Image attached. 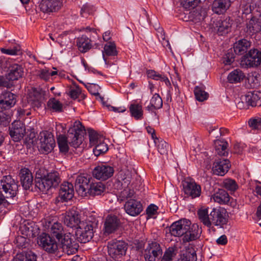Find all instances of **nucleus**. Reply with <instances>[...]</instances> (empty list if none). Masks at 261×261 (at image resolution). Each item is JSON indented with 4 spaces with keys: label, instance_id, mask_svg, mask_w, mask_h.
<instances>
[{
    "label": "nucleus",
    "instance_id": "nucleus-1",
    "mask_svg": "<svg viewBox=\"0 0 261 261\" xmlns=\"http://www.w3.org/2000/svg\"><path fill=\"white\" fill-rule=\"evenodd\" d=\"M57 142L60 151L66 153L69 150L68 143L74 148L81 145L83 140L86 130L82 123L79 121H75L73 125L68 130L67 137L60 134L65 133V127L63 124H56Z\"/></svg>",
    "mask_w": 261,
    "mask_h": 261
},
{
    "label": "nucleus",
    "instance_id": "nucleus-2",
    "mask_svg": "<svg viewBox=\"0 0 261 261\" xmlns=\"http://www.w3.org/2000/svg\"><path fill=\"white\" fill-rule=\"evenodd\" d=\"M208 208H200L197 215L200 222L207 226L211 227L212 224L222 227L227 222L226 210L220 207L213 208L208 215Z\"/></svg>",
    "mask_w": 261,
    "mask_h": 261
},
{
    "label": "nucleus",
    "instance_id": "nucleus-3",
    "mask_svg": "<svg viewBox=\"0 0 261 261\" xmlns=\"http://www.w3.org/2000/svg\"><path fill=\"white\" fill-rule=\"evenodd\" d=\"M98 221L97 218L90 215L82 220L75 231L77 240L81 243L89 242L94 236V229L97 227Z\"/></svg>",
    "mask_w": 261,
    "mask_h": 261
},
{
    "label": "nucleus",
    "instance_id": "nucleus-4",
    "mask_svg": "<svg viewBox=\"0 0 261 261\" xmlns=\"http://www.w3.org/2000/svg\"><path fill=\"white\" fill-rule=\"evenodd\" d=\"M61 181L60 174L56 171L48 172L43 176L37 172L35 186L40 191L46 193L49 190L57 188Z\"/></svg>",
    "mask_w": 261,
    "mask_h": 261
},
{
    "label": "nucleus",
    "instance_id": "nucleus-5",
    "mask_svg": "<svg viewBox=\"0 0 261 261\" xmlns=\"http://www.w3.org/2000/svg\"><path fill=\"white\" fill-rule=\"evenodd\" d=\"M241 65L245 68L257 67L261 65V49L254 47L250 49L242 57Z\"/></svg>",
    "mask_w": 261,
    "mask_h": 261
},
{
    "label": "nucleus",
    "instance_id": "nucleus-6",
    "mask_svg": "<svg viewBox=\"0 0 261 261\" xmlns=\"http://www.w3.org/2000/svg\"><path fill=\"white\" fill-rule=\"evenodd\" d=\"M127 244L122 241H112L108 243L109 255L115 259H118L125 255Z\"/></svg>",
    "mask_w": 261,
    "mask_h": 261
},
{
    "label": "nucleus",
    "instance_id": "nucleus-7",
    "mask_svg": "<svg viewBox=\"0 0 261 261\" xmlns=\"http://www.w3.org/2000/svg\"><path fill=\"white\" fill-rule=\"evenodd\" d=\"M38 244L48 253H55L59 249V245L55 239L46 233H42L39 236Z\"/></svg>",
    "mask_w": 261,
    "mask_h": 261
},
{
    "label": "nucleus",
    "instance_id": "nucleus-8",
    "mask_svg": "<svg viewBox=\"0 0 261 261\" xmlns=\"http://www.w3.org/2000/svg\"><path fill=\"white\" fill-rule=\"evenodd\" d=\"M0 187L5 192L6 197L8 198L14 197L17 194L18 189L17 182L10 175L3 177Z\"/></svg>",
    "mask_w": 261,
    "mask_h": 261
},
{
    "label": "nucleus",
    "instance_id": "nucleus-9",
    "mask_svg": "<svg viewBox=\"0 0 261 261\" xmlns=\"http://www.w3.org/2000/svg\"><path fill=\"white\" fill-rule=\"evenodd\" d=\"M92 180L93 179L91 176L87 173L77 175L75 178L74 187L79 194L86 196L88 188Z\"/></svg>",
    "mask_w": 261,
    "mask_h": 261
},
{
    "label": "nucleus",
    "instance_id": "nucleus-10",
    "mask_svg": "<svg viewBox=\"0 0 261 261\" xmlns=\"http://www.w3.org/2000/svg\"><path fill=\"white\" fill-rule=\"evenodd\" d=\"M162 254L160 245L157 242H152L147 244L144 255L146 261H156L161 258Z\"/></svg>",
    "mask_w": 261,
    "mask_h": 261
},
{
    "label": "nucleus",
    "instance_id": "nucleus-11",
    "mask_svg": "<svg viewBox=\"0 0 261 261\" xmlns=\"http://www.w3.org/2000/svg\"><path fill=\"white\" fill-rule=\"evenodd\" d=\"M191 221L186 219H182L173 222L169 227V231L172 236L177 237H185L186 232L189 229Z\"/></svg>",
    "mask_w": 261,
    "mask_h": 261
},
{
    "label": "nucleus",
    "instance_id": "nucleus-12",
    "mask_svg": "<svg viewBox=\"0 0 261 261\" xmlns=\"http://www.w3.org/2000/svg\"><path fill=\"white\" fill-rule=\"evenodd\" d=\"M74 196L73 185L64 181L60 186L58 196L55 199V203L67 202L72 199Z\"/></svg>",
    "mask_w": 261,
    "mask_h": 261
},
{
    "label": "nucleus",
    "instance_id": "nucleus-13",
    "mask_svg": "<svg viewBox=\"0 0 261 261\" xmlns=\"http://www.w3.org/2000/svg\"><path fill=\"white\" fill-rule=\"evenodd\" d=\"M40 150L45 153L50 152L55 146V141L51 133L42 132L40 133Z\"/></svg>",
    "mask_w": 261,
    "mask_h": 261
},
{
    "label": "nucleus",
    "instance_id": "nucleus-14",
    "mask_svg": "<svg viewBox=\"0 0 261 261\" xmlns=\"http://www.w3.org/2000/svg\"><path fill=\"white\" fill-rule=\"evenodd\" d=\"M59 242H60L63 251L68 255L75 254L78 250L79 245L73 240L70 233L64 236Z\"/></svg>",
    "mask_w": 261,
    "mask_h": 261
},
{
    "label": "nucleus",
    "instance_id": "nucleus-15",
    "mask_svg": "<svg viewBox=\"0 0 261 261\" xmlns=\"http://www.w3.org/2000/svg\"><path fill=\"white\" fill-rule=\"evenodd\" d=\"M114 172L113 167L101 164L95 167L92 171V175L94 178L101 180H106L111 177Z\"/></svg>",
    "mask_w": 261,
    "mask_h": 261
},
{
    "label": "nucleus",
    "instance_id": "nucleus-16",
    "mask_svg": "<svg viewBox=\"0 0 261 261\" xmlns=\"http://www.w3.org/2000/svg\"><path fill=\"white\" fill-rule=\"evenodd\" d=\"M63 221L67 227L76 228L82 221L79 212L73 209L69 210L65 213Z\"/></svg>",
    "mask_w": 261,
    "mask_h": 261
},
{
    "label": "nucleus",
    "instance_id": "nucleus-17",
    "mask_svg": "<svg viewBox=\"0 0 261 261\" xmlns=\"http://www.w3.org/2000/svg\"><path fill=\"white\" fill-rule=\"evenodd\" d=\"M25 134L24 124L20 121H15L9 128V135L15 142L20 141Z\"/></svg>",
    "mask_w": 261,
    "mask_h": 261
},
{
    "label": "nucleus",
    "instance_id": "nucleus-18",
    "mask_svg": "<svg viewBox=\"0 0 261 261\" xmlns=\"http://www.w3.org/2000/svg\"><path fill=\"white\" fill-rule=\"evenodd\" d=\"M183 189L185 194L192 198L198 197L201 194V187L194 180L187 179L183 182Z\"/></svg>",
    "mask_w": 261,
    "mask_h": 261
},
{
    "label": "nucleus",
    "instance_id": "nucleus-19",
    "mask_svg": "<svg viewBox=\"0 0 261 261\" xmlns=\"http://www.w3.org/2000/svg\"><path fill=\"white\" fill-rule=\"evenodd\" d=\"M120 225V219L115 215H108L105 221L103 231L106 234L115 232Z\"/></svg>",
    "mask_w": 261,
    "mask_h": 261
},
{
    "label": "nucleus",
    "instance_id": "nucleus-20",
    "mask_svg": "<svg viewBox=\"0 0 261 261\" xmlns=\"http://www.w3.org/2000/svg\"><path fill=\"white\" fill-rule=\"evenodd\" d=\"M124 209L126 213L129 215L137 216L143 211V206L140 201L135 199H130L125 202Z\"/></svg>",
    "mask_w": 261,
    "mask_h": 261
},
{
    "label": "nucleus",
    "instance_id": "nucleus-21",
    "mask_svg": "<svg viewBox=\"0 0 261 261\" xmlns=\"http://www.w3.org/2000/svg\"><path fill=\"white\" fill-rule=\"evenodd\" d=\"M230 167L229 161L227 159H219L213 164L212 171L214 174L224 176Z\"/></svg>",
    "mask_w": 261,
    "mask_h": 261
},
{
    "label": "nucleus",
    "instance_id": "nucleus-22",
    "mask_svg": "<svg viewBox=\"0 0 261 261\" xmlns=\"http://www.w3.org/2000/svg\"><path fill=\"white\" fill-rule=\"evenodd\" d=\"M60 7V3L58 0H41L38 5V9L44 13L56 12Z\"/></svg>",
    "mask_w": 261,
    "mask_h": 261
},
{
    "label": "nucleus",
    "instance_id": "nucleus-23",
    "mask_svg": "<svg viewBox=\"0 0 261 261\" xmlns=\"http://www.w3.org/2000/svg\"><path fill=\"white\" fill-rule=\"evenodd\" d=\"M8 69L9 72L7 74V78L10 82L18 80L23 75V68L21 65L12 63L10 64Z\"/></svg>",
    "mask_w": 261,
    "mask_h": 261
},
{
    "label": "nucleus",
    "instance_id": "nucleus-24",
    "mask_svg": "<svg viewBox=\"0 0 261 261\" xmlns=\"http://www.w3.org/2000/svg\"><path fill=\"white\" fill-rule=\"evenodd\" d=\"M20 180L24 189L30 190L33 183V176L28 168L21 169L19 173Z\"/></svg>",
    "mask_w": 261,
    "mask_h": 261
},
{
    "label": "nucleus",
    "instance_id": "nucleus-25",
    "mask_svg": "<svg viewBox=\"0 0 261 261\" xmlns=\"http://www.w3.org/2000/svg\"><path fill=\"white\" fill-rule=\"evenodd\" d=\"M230 0H214L212 4V10L217 14H223L231 6Z\"/></svg>",
    "mask_w": 261,
    "mask_h": 261
},
{
    "label": "nucleus",
    "instance_id": "nucleus-26",
    "mask_svg": "<svg viewBox=\"0 0 261 261\" xmlns=\"http://www.w3.org/2000/svg\"><path fill=\"white\" fill-rule=\"evenodd\" d=\"M48 230L49 235L53 238L55 237L58 241L67 234L65 233L62 224L59 222H55L49 225Z\"/></svg>",
    "mask_w": 261,
    "mask_h": 261
},
{
    "label": "nucleus",
    "instance_id": "nucleus-27",
    "mask_svg": "<svg viewBox=\"0 0 261 261\" xmlns=\"http://www.w3.org/2000/svg\"><path fill=\"white\" fill-rule=\"evenodd\" d=\"M201 228L197 224H193L189 226V229L186 232L185 237H183L184 242H189L198 239L201 233Z\"/></svg>",
    "mask_w": 261,
    "mask_h": 261
},
{
    "label": "nucleus",
    "instance_id": "nucleus-28",
    "mask_svg": "<svg viewBox=\"0 0 261 261\" xmlns=\"http://www.w3.org/2000/svg\"><path fill=\"white\" fill-rule=\"evenodd\" d=\"M245 102L252 107L261 106V92L258 91L249 92L245 96Z\"/></svg>",
    "mask_w": 261,
    "mask_h": 261
},
{
    "label": "nucleus",
    "instance_id": "nucleus-29",
    "mask_svg": "<svg viewBox=\"0 0 261 261\" xmlns=\"http://www.w3.org/2000/svg\"><path fill=\"white\" fill-rule=\"evenodd\" d=\"M251 43L247 39H242L233 44V51L236 55H242L247 53V51L251 46Z\"/></svg>",
    "mask_w": 261,
    "mask_h": 261
},
{
    "label": "nucleus",
    "instance_id": "nucleus-30",
    "mask_svg": "<svg viewBox=\"0 0 261 261\" xmlns=\"http://www.w3.org/2000/svg\"><path fill=\"white\" fill-rule=\"evenodd\" d=\"M232 24V20L230 18H226L223 20L218 21L216 23L218 34L219 35L227 34L231 30Z\"/></svg>",
    "mask_w": 261,
    "mask_h": 261
},
{
    "label": "nucleus",
    "instance_id": "nucleus-31",
    "mask_svg": "<svg viewBox=\"0 0 261 261\" xmlns=\"http://www.w3.org/2000/svg\"><path fill=\"white\" fill-rule=\"evenodd\" d=\"M38 256L32 250H24L18 252L14 257V261H37Z\"/></svg>",
    "mask_w": 261,
    "mask_h": 261
},
{
    "label": "nucleus",
    "instance_id": "nucleus-32",
    "mask_svg": "<svg viewBox=\"0 0 261 261\" xmlns=\"http://www.w3.org/2000/svg\"><path fill=\"white\" fill-rule=\"evenodd\" d=\"M76 42L78 49L82 53L87 52L92 47L91 40L85 35L77 38Z\"/></svg>",
    "mask_w": 261,
    "mask_h": 261
},
{
    "label": "nucleus",
    "instance_id": "nucleus-33",
    "mask_svg": "<svg viewBox=\"0 0 261 261\" xmlns=\"http://www.w3.org/2000/svg\"><path fill=\"white\" fill-rule=\"evenodd\" d=\"M213 198L215 202L220 204H228L230 197L228 193L223 189H219L218 191L213 195Z\"/></svg>",
    "mask_w": 261,
    "mask_h": 261
},
{
    "label": "nucleus",
    "instance_id": "nucleus-34",
    "mask_svg": "<svg viewBox=\"0 0 261 261\" xmlns=\"http://www.w3.org/2000/svg\"><path fill=\"white\" fill-rule=\"evenodd\" d=\"M87 195L95 196L101 195L105 189V185L101 182H93L92 181L88 188Z\"/></svg>",
    "mask_w": 261,
    "mask_h": 261
},
{
    "label": "nucleus",
    "instance_id": "nucleus-35",
    "mask_svg": "<svg viewBox=\"0 0 261 261\" xmlns=\"http://www.w3.org/2000/svg\"><path fill=\"white\" fill-rule=\"evenodd\" d=\"M247 28L252 33L261 32V14L258 17L253 16L247 24Z\"/></svg>",
    "mask_w": 261,
    "mask_h": 261
},
{
    "label": "nucleus",
    "instance_id": "nucleus-36",
    "mask_svg": "<svg viewBox=\"0 0 261 261\" xmlns=\"http://www.w3.org/2000/svg\"><path fill=\"white\" fill-rule=\"evenodd\" d=\"M216 152L220 156H227L228 154V143L223 140L214 141Z\"/></svg>",
    "mask_w": 261,
    "mask_h": 261
},
{
    "label": "nucleus",
    "instance_id": "nucleus-37",
    "mask_svg": "<svg viewBox=\"0 0 261 261\" xmlns=\"http://www.w3.org/2000/svg\"><path fill=\"white\" fill-rule=\"evenodd\" d=\"M162 107V99L158 94L155 93L153 95L150 100V105L146 108V109L149 112H154V110L160 109Z\"/></svg>",
    "mask_w": 261,
    "mask_h": 261
},
{
    "label": "nucleus",
    "instance_id": "nucleus-38",
    "mask_svg": "<svg viewBox=\"0 0 261 261\" xmlns=\"http://www.w3.org/2000/svg\"><path fill=\"white\" fill-rule=\"evenodd\" d=\"M245 75L240 69H234L230 72L227 76V80L230 83H240L243 80Z\"/></svg>",
    "mask_w": 261,
    "mask_h": 261
},
{
    "label": "nucleus",
    "instance_id": "nucleus-39",
    "mask_svg": "<svg viewBox=\"0 0 261 261\" xmlns=\"http://www.w3.org/2000/svg\"><path fill=\"white\" fill-rule=\"evenodd\" d=\"M117 51L116 50V45L114 43L110 42L105 44L104 50L102 52V56L106 64H107V59L105 56H117Z\"/></svg>",
    "mask_w": 261,
    "mask_h": 261
},
{
    "label": "nucleus",
    "instance_id": "nucleus-40",
    "mask_svg": "<svg viewBox=\"0 0 261 261\" xmlns=\"http://www.w3.org/2000/svg\"><path fill=\"white\" fill-rule=\"evenodd\" d=\"M30 239L24 236H18L15 240V243L16 245V247L20 249H26V250H29V247L30 246Z\"/></svg>",
    "mask_w": 261,
    "mask_h": 261
},
{
    "label": "nucleus",
    "instance_id": "nucleus-41",
    "mask_svg": "<svg viewBox=\"0 0 261 261\" xmlns=\"http://www.w3.org/2000/svg\"><path fill=\"white\" fill-rule=\"evenodd\" d=\"M20 231L22 234L28 238L35 237V233L31 223L27 222L21 225L20 227Z\"/></svg>",
    "mask_w": 261,
    "mask_h": 261
},
{
    "label": "nucleus",
    "instance_id": "nucleus-42",
    "mask_svg": "<svg viewBox=\"0 0 261 261\" xmlns=\"http://www.w3.org/2000/svg\"><path fill=\"white\" fill-rule=\"evenodd\" d=\"M194 92L196 99L199 101H203L208 97V94L205 91L203 85L196 86Z\"/></svg>",
    "mask_w": 261,
    "mask_h": 261
},
{
    "label": "nucleus",
    "instance_id": "nucleus-43",
    "mask_svg": "<svg viewBox=\"0 0 261 261\" xmlns=\"http://www.w3.org/2000/svg\"><path fill=\"white\" fill-rule=\"evenodd\" d=\"M132 116L136 119H141L143 116L142 107L139 104L133 103L129 106Z\"/></svg>",
    "mask_w": 261,
    "mask_h": 261
},
{
    "label": "nucleus",
    "instance_id": "nucleus-44",
    "mask_svg": "<svg viewBox=\"0 0 261 261\" xmlns=\"http://www.w3.org/2000/svg\"><path fill=\"white\" fill-rule=\"evenodd\" d=\"M41 98L40 93L34 92L30 94L28 101L33 108H39L41 106Z\"/></svg>",
    "mask_w": 261,
    "mask_h": 261
},
{
    "label": "nucleus",
    "instance_id": "nucleus-45",
    "mask_svg": "<svg viewBox=\"0 0 261 261\" xmlns=\"http://www.w3.org/2000/svg\"><path fill=\"white\" fill-rule=\"evenodd\" d=\"M147 76L148 77L155 80H160L165 82L166 85H170V83L169 79L164 74H161L155 71L154 70H150L147 72Z\"/></svg>",
    "mask_w": 261,
    "mask_h": 261
},
{
    "label": "nucleus",
    "instance_id": "nucleus-46",
    "mask_svg": "<svg viewBox=\"0 0 261 261\" xmlns=\"http://www.w3.org/2000/svg\"><path fill=\"white\" fill-rule=\"evenodd\" d=\"M47 106L53 112H61L63 111V105L55 98H50L47 102Z\"/></svg>",
    "mask_w": 261,
    "mask_h": 261
},
{
    "label": "nucleus",
    "instance_id": "nucleus-47",
    "mask_svg": "<svg viewBox=\"0 0 261 261\" xmlns=\"http://www.w3.org/2000/svg\"><path fill=\"white\" fill-rule=\"evenodd\" d=\"M223 187L231 192H233L238 188V185L234 179H225L222 183Z\"/></svg>",
    "mask_w": 261,
    "mask_h": 261
},
{
    "label": "nucleus",
    "instance_id": "nucleus-48",
    "mask_svg": "<svg viewBox=\"0 0 261 261\" xmlns=\"http://www.w3.org/2000/svg\"><path fill=\"white\" fill-rule=\"evenodd\" d=\"M7 198L6 195H4L0 191V215H5L7 212V207L11 204V202L6 199Z\"/></svg>",
    "mask_w": 261,
    "mask_h": 261
},
{
    "label": "nucleus",
    "instance_id": "nucleus-49",
    "mask_svg": "<svg viewBox=\"0 0 261 261\" xmlns=\"http://www.w3.org/2000/svg\"><path fill=\"white\" fill-rule=\"evenodd\" d=\"M135 192L130 188H125L120 192L119 197L121 201L134 199L135 198Z\"/></svg>",
    "mask_w": 261,
    "mask_h": 261
},
{
    "label": "nucleus",
    "instance_id": "nucleus-50",
    "mask_svg": "<svg viewBox=\"0 0 261 261\" xmlns=\"http://www.w3.org/2000/svg\"><path fill=\"white\" fill-rule=\"evenodd\" d=\"M200 0H180V5L185 9H193L200 3Z\"/></svg>",
    "mask_w": 261,
    "mask_h": 261
},
{
    "label": "nucleus",
    "instance_id": "nucleus-51",
    "mask_svg": "<svg viewBox=\"0 0 261 261\" xmlns=\"http://www.w3.org/2000/svg\"><path fill=\"white\" fill-rule=\"evenodd\" d=\"M181 261H196L197 255L194 250L185 251L180 257Z\"/></svg>",
    "mask_w": 261,
    "mask_h": 261
},
{
    "label": "nucleus",
    "instance_id": "nucleus-52",
    "mask_svg": "<svg viewBox=\"0 0 261 261\" xmlns=\"http://www.w3.org/2000/svg\"><path fill=\"white\" fill-rule=\"evenodd\" d=\"M94 145L95 147L93 149V152L96 156L105 153L108 150L107 144L104 142H101L100 141Z\"/></svg>",
    "mask_w": 261,
    "mask_h": 261
},
{
    "label": "nucleus",
    "instance_id": "nucleus-53",
    "mask_svg": "<svg viewBox=\"0 0 261 261\" xmlns=\"http://www.w3.org/2000/svg\"><path fill=\"white\" fill-rule=\"evenodd\" d=\"M95 11V8L88 4H85L81 7L80 14L83 17H87L88 15H92Z\"/></svg>",
    "mask_w": 261,
    "mask_h": 261
},
{
    "label": "nucleus",
    "instance_id": "nucleus-54",
    "mask_svg": "<svg viewBox=\"0 0 261 261\" xmlns=\"http://www.w3.org/2000/svg\"><path fill=\"white\" fill-rule=\"evenodd\" d=\"M0 100L9 102L12 101V105H15L16 102V96L10 91H6L3 92L0 96Z\"/></svg>",
    "mask_w": 261,
    "mask_h": 261
},
{
    "label": "nucleus",
    "instance_id": "nucleus-55",
    "mask_svg": "<svg viewBox=\"0 0 261 261\" xmlns=\"http://www.w3.org/2000/svg\"><path fill=\"white\" fill-rule=\"evenodd\" d=\"M157 145L158 151L161 154H167L168 149H169V145L165 141L163 140H161L158 144H156Z\"/></svg>",
    "mask_w": 261,
    "mask_h": 261
},
{
    "label": "nucleus",
    "instance_id": "nucleus-56",
    "mask_svg": "<svg viewBox=\"0 0 261 261\" xmlns=\"http://www.w3.org/2000/svg\"><path fill=\"white\" fill-rule=\"evenodd\" d=\"M248 125L252 129H259L261 127V118L254 117L248 120Z\"/></svg>",
    "mask_w": 261,
    "mask_h": 261
},
{
    "label": "nucleus",
    "instance_id": "nucleus-57",
    "mask_svg": "<svg viewBox=\"0 0 261 261\" xmlns=\"http://www.w3.org/2000/svg\"><path fill=\"white\" fill-rule=\"evenodd\" d=\"M174 255V249L169 247L166 250L164 255L160 259H161V261H171Z\"/></svg>",
    "mask_w": 261,
    "mask_h": 261
},
{
    "label": "nucleus",
    "instance_id": "nucleus-58",
    "mask_svg": "<svg viewBox=\"0 0 261 261\" xmlns=\"http://www.w3.org/2000/svg\"><path fill=\"white\" fill-rule=\"evenodd\" d=\"M89 137L90 144L92 145H95L100 141L98 140V134L92 129H90L89 130Z\"/></svg>",
    "mask_w": 261,
    "mask_h": 261
},
{
    "label": "nucleus",
    "instance_id": "nucleus-59",
    "mask_svg": "<svg viewBox=\"0 0 261 261\" xmlns=\"http://www.w3.org/2000/svg\"><path fill=\"white\" fill-rule=\"evenodd\" d=\"M20 47L19 46H14L13 48L6 49L4 48H1V51L4 54L9 55H16L19 54L20 52Z\"/></svg>",
    "mask_w": 261,
    "mask_h": 261
},
{
    "label": "nucleus",
    "instance_id": "nucleus-60",
    "mask_svg": "<svg viewBox=\"0 0 261 261\" xmlns=\"http://www.w3.org/2000/svg\"><path fill=\"white\" fill-rule=\"evenodd\" d=\"M0 111V125L6 126L10 122V117L7 112Z\"/></svg>",
    "mask_w": 261,
    "mask_h": 261
},
{
    "label": "nucleus",
    "instance_id": "nucleus-61",
    "mask_svg": "<svg viewBox=\"0 0 261 261\" xmlns=\"http://www.w3.org/2000/svg\"><path fill=\"white\" fill-rule=\"evenodd\" d=\"M234 61V55L233 53L232 49H230L228 51L227 53L225 55V57H224L223 63L225 65H230Z\"/></svg>",
    "mask_w": 261,
    "mask_h": 261
},
{
    "label": "nucleus",
    "instance_id": "nucleus-62",
    "mask_svg": "<svg viewBox=\"0 0 261 261\" xmlns=\"http://www.w3.org/2000/svg\"><path fill=\"white\" fill-rule=\"evenodd\" d=\"M87 89L90 93L94 95L99 96L102 98L99 93V89L100 87L96 84H90L88 87Z\"/></svg>",
    "mask_w": 261,
    "mask_h": 261
},
{
    "label": "nucleus",
    "instance_id": "nucleus-63",
    "mask_svg": "<svg viewBox=\"0 0 261 261\" xmlns=\"http://www.w3.org/2000/svg\"><path fill=\"white\" fill-rule=\"evenodd\" d=\"M14 106L12 105V101L9 102L4 101V100H0V111H7Z\"/></svg>",
    "mask_w": 261,
    "mask_h": 261
},
{
    "label": "nucleus",
    "instance_id": "nucleus-64",
    "mask_svg": "<svg viewBox=\"0 0 261 261\" xmlns=\"http://www.w3.org/2000/svg\"><path fill=\"white\" fill-rule=\"evenodd\" d=\"M158 209V207L157 206L151 204L147 207L146 210V214L148 216L151 217L156 213Z\"/></svg>",
    "mask_w": 261,
    "mask_h": 261
}]
</instances>
